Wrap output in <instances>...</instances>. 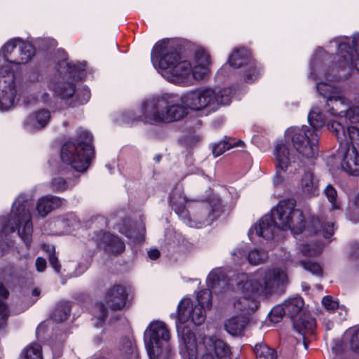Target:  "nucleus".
Returning a JSON list of instances; mask_svg holds the SVG:
<instances>
[{"instance_id":"obj_47","label":"nucleus","mask_w":359,"mask_h":359,"mask_svg":"<svg viewBox=\"0 0 359 359\" xmlns=\"http://www.w3.org/2000/svg\"><path fill=\"white\" fill-rule=\"evenodd\" d=\"M43 248L48 253L49 262L52 267L55 270V271L59 272L60 265L58 262L57 257L54 253V247L50 245H43Z\"/></svg>"},{"instance_id":"obj_60","label":"nucleus","mask_w":359,"mask_h":359,"mask_svg":"<svg viewBox=\"0 0 359 359\" xmlns=\"http://www.w3.org/2000/svg\"><path fill=\"white\" fill-rule=\"evenodd\" d=\"M226 67H227V65H224V66L222 67V69H221V70L222 71L223 69H225V68H226Z\"/></svg>"},{"instance_id":"obj_32","label":"nucleus","mask_w":359,"mask_h":359,"mask_svg":"<svg viewBox=\"0 0 359 359\" xmlns=\"http://www.w3.org/2000/svg\"><path fill=\"white\" fill-rule=\"evenodd\" d=\"M244 142L241 140L236 141L235 140L228 138L224 141H220L218 143L212 145V151L215 157H217L222 154L226 151L234 147H243Z\"/></svg>"},{"instance_id":"obj_12","label":"nucleus","mask_w":359,"mask_h":359,"mask_svg":"<svg viewBox=\"0 0 359 359\" xmlns=\"http://www.w3.org/2000/svg\"><path fill=\"white\" fill-rule=\"evenodd\" d=\"M170 339V331L165 323L159 320L150 323L144 333V343L149 359L175 357Z\"/></svg>"},{"instance_id":"obj_37","label":"nucleus","mask_w":359,"mask_h":359,"mask_svg":"<svg viewBox=\"0 0 359 359\" xmlns=\"http://www.w3.org/2000/svg\"><path fill=\"white\" fill-rule=\"evenodd\" d=\"M92 314L96 327H99L104 322L107 316V309L102 302L96 303L93 309Z\"/></svg>"},{"instance_id":"obj_14","label":"nucleus","mask_w":359,"mask_h":359,"mask_svg":"<svg viewBox=\"0 0 359 359\" xmlns=\"http://www.w3.org/2000/svg\"><path fill=\"white\" fill-rule=\"evenodd\" d=\"M222 208L220 198L213 195L205 202L195 203L183 222L193 228H201L210 225L219 216Z\"/></svg>"},{"instance_id":"obj_31","label":"nucleus","mask_w":359,"mask_h":359,"mask_svg":"<svg viewBox=\"0 0 359 359\" xmlns=\"http://www.w3.org/2000/svg\"><path fill=\"white\" fill-rule=\"evenodd\" d=\"M304 305V301L299 296L288 298L283 302L285 315L291 318H294L303 311Z\"/></svg>"},{"instance_id":"obj_44","label":"nucleus","mask_w":359,"mask_h":359,"mask_svg":"<svg viewBox=\"0 0 359 359\" xmlns=\"http://www.w3.org/2000/svg\"><path fill=\"white\" fill-rule=\"evenodd\" d=\"M8 295L9 292L7 288L2 283H0V319H4L8 315L7 306L4 301Z\"/></svg>"},{"instance_id":"obj_25","label":"nucleus","mask_w":359,"mask_h":359,"mask_svg":"<svg viewBox=\"0 0 359 359\" xmlns=\"http://www.w3.org/2000/svg\"><path fill=\"white\" fill-rule=\"evenodd\" d=\"M228 63L233 68H245L248 65L252 67H257L256 62L251 57V53L245 48L233 50L229 57Z\"/></svg>"},{"instance_id":"obj_29","label":"nucleus","mask_w":359,"mask_h":359,"mask_svg":"<svg viewBox=\"0 0 359 359\" xmlns=\"http://www.w3.org/2000/svg\"><path fill=\"white\" fill-rule=\"evenodd\" d=\"M79 182V175L65 179L62 176H55L49 182V187L53 191L64 192L72 189Z\"/></svg>"},{"instance_id":"obj_26","label":"nucleus","mask_w":359,"mask_h":359,"mask_svg":"<svg viewBox=\"0 0 359 359\" xmlns=\"http://www.w3.org/2000/svg\"><path fill=\"white\" fill-rule=\"evenodd\" d=\"M118 359H140V355L135 340L132 338H123L118 348Z\"/></svg>"},{"instance_id":"obj_52","label":"nucleus","mask_w":359,"mask_h":359,"mask_svg":"<svg viewBox=\"0 0 359 359\" xmlns=\"http://www.w3.org/2000/svg\"><path fill=\"white\" fill-rule=\"evenodd\" d=\"M148 256L151 259L155 260L159 257L160 252L157 249H151L148 251Z\"/></svg>"},{"instance_id":"obj_41","label":"nucleus","mask_w":359,"mask_h":359,"mask_svg":"<svg viewBox=\"0 0 359 359\" xmlns=\"http://www.w3.org/2000/svg\"><path fill=\"white\" fill-rule=\"evenodd\" d=\"M256 68L250 67L248 65L245 67L244 79L247 83H252L257 79L262 74V69L261 65L256 62Z\"/></svg>"},{"instance_id":"obj_48","label":"nucleus","mask_w":359,"mask_h":359,"mask_svg":"<svg viewBox=\"0 0 359 359\" xmlns=\"http://www.w3.org/2000/svg\"><path fill=\"white\" fill-rule=\"evenodd\" d=\"M325 194L329 201L331 203L332 208H339V205L337 202V191L331 185L329 184L326 187Z\"/></svg>"},{"instance_id":"obj_42","label":"nucleus","mask_w":359,"mask_h":359,"mask_svg":"<svg viewBox=\"0 0 359 359\" xmlns=\"http://www.w3.org/2000/svg\"><path fill=\"white\" fill-rule=\"evenodd\" d=\"M257 359H276L274 350L271 349L265 344H259L255 346Z\"/></svg>"},{"instance_id":"obj_50","label":"nucleus","mask_w":359,"mask_h":359,"mask_svg":"<svg viewBox=\"0 0 359 359\" xmlns=\"http://www.w3.org/2000/svg\"><path fill=\"white\" fill-rule=\"evenodd\" d=\"M322 304L328 311H333L339 306L338 302L334 301L330 296L324 297L322 299Z\"/></svg>"},{"instance_id":"obj_23","label":"nucleus","mask_w":359,"mask_h":359,"mask_svg":"<svg viewBox=\"0 0 359 359\" xmlns=\"http://www.w3.org/2000/svg\"><path fill=\"white\" fill-rule=\"evenodd\" d=\"M207 285L215 292H227L233 290V280H228L221 268L212 269L207 277ZM235 282V280H234Z\"/></svg>"},{"instance_id":"obj_13","label":"nucleus","mask_w":359,"mask_h":359,"mask_svg":"<svg viewBox=\"0 0 359 359\" xmlns=\"http://www.w3.org/2000/svg\"><path fill=\"white\" fill-rule=\"evenodd\" d=\"M296 201L294 199H286L280 201L271 210L273 219L280 231H290L293 234L302 232L305 227V221L301 210L295 208Z\"/></svg>"},{"instance_id":"obj_11","label":"nucleus","mask_w":359,"mask_h":359,"mask_svg":"<svg viewBox=\"0 0 359 359\" xmlns=\"http://www.w3.org/2000/svg\"><path fill=\"white\" fill-rule=\"evenodd\" d=\"M93 136L87 130L79 133L76 141L65 142L60 151L62 161L78 172H85L89 167L93 155L91 145Z\"/></svg>"},{"instance_id":"obj_24","label":"nucleus","mask_w":359,"mask_h":359,"mask_svg":"<svg viewBox=\"0 0 359 359\" xmlns=\"http://www.w3.org/2000/svg\"><path fill=\"white\" fill-rule=\"evenodd\" d=\"M50 118L49 110L41 109L33 111L24 120L25 128L29 132H37L43 129Z\"/></svg>"},{"instance_id":"obj_43","label":"nucleus","mask_w":359,"mask_h":359,"mask_svg":"<svg viewBox=\"0 0 359 359\" xmlns=\"http://www.w3.org/2000/svg\"><path fill=\"white\" fill-rule=\"evenodd\" d=\"M42 75L38 69H30L24 76V82L27 86L35 85L42 81Z\"/></svg>"},{"instance_id":"obj_17","label":"nucleus","mask_w":359,"mask_h":359,"mask_svg":"<svg viewBox=\"0 0 359 359\" xmlns=\"http://www.w3.org/2000/svg\"><path fill=\"white\" fill-rule=\"evenodd\" d=\"M344 40L338 45L336 62L339 67H347L348 69L355 67L359 72V32L353 37L352 49L345 41L346 39Z\"/></svg>"},{"instance_id":"obj_36","label":"nucleus","mask_w":359,"mask_h":359,"mask_svg":"<svg viewBox=\"0 0 359 359\" xmlns=\"http://www.w3.org/2000/svg\"><path fill=\"white\" fill-rule=\"evenodd\" d=\"M58 225L62 226L65 232L67 233H72L74 230L80 226L79 222L74 214H68L65 215L61 220L57 221Z\"/></svg>"},{"instance_id":"obj_58","label":"nucleus","mask_w":359,"mask_h":359,"mask_svg":"<svg viewBox=\"0 0 359 359\" xmlns=\"http://www.w3.org/2000/svg\"><path fill=\"white\" fill-rule=\"evenodd\" d=\"M348 218L353 222H357L359 220V215H357L355 218H352L351 216H348Z\"/></svg>"},{"instance_id":"obj_34","label":"nucleus","mask_w":359,"mask_h":359,"mask_svg":"<svg viewBox=\"0 0 359 359\" xmlns=\"http://www.w3.org/2000/svg\"><path fill=\"white\" fill-rule=\"evenodd\" d=\"M344 341L351 350L359 352V327L348 329L344 333Z\"/></svg>"},{"instance_id":"obj_27","label":"nucleus","mask_w":359,"mask_h":359,"mask_svg":"<svg viewBox=\"0 0 359 359\" xmlns=\"http://www.w3.org/2000/svg\"><path fill=\"white\" fill-rule=\"evenodd\" d=\"M249 322L246 316H233L224 323L226 331L232 336L241 335Z\"/></svg>"},{"instance_id":"obj_22","label":"nucleus","mask_w":359,"mask_h":359,"mask_svg":"<svg viewBox=\"0 0 359 359\" xmlns=\"http://www.w3.org/2000/svg\"><path fill=\"white\" fill-rule=\"evenodd\" d=\"M194 203L187 198L180 188L175 189L170 194V205L182 221L189 214Z\"/></svg>"},{"instance_id":"obj_7","label":"nucleus","mask_w":359,"mask_h":359,"mask_svg":"<svg viewBox=\"0 0 359 359\" xmlns=\"http://www.w3.org/2000/svg\"><path fill=\"white\" fill-rule=\"evenodd\" d=\"M189 110L181 101L170 104L167 95L153 97L142 101L139 118L150 124L167 123L183 118Z\"/></svg>"},{"instance_id":"obj_6","label":"nucleus","mask_w":359,"mask_h":359,"mask_svg":"<svg viewBox=\"0 0 359 359\" xmlns=\"http://www.w3.org/2000/svg\"><path fill=\"white\" fill-rule=\"evenodd\" d=\"M308 121L311 128L304 126L302 128L292 127L285 131V137L290 140L297 153L303 158L311 159L318 155V130L325 123V118L318 106L311 109Z\"/></svg>"},{"instance_id":"obj_19","label":"nucleus","mask_w":359,"mask_h":359,"mask_svg":"<svg viewBox=\"0 0 359 359\" xmlns=\"http://www.w3.org/2000/svg\"><path fill=\"white\" fill-rule=\"evenodd\" d=\"M280 231L271 213L264 215L253 226L250 228L248 235L250 240L254 235L266 240L272 239Z\"/></svg>"},{"instance_id":"obj_49","label":"nucleus","mask_w":359,"mask_h":359,"mask_svg":"<svg viewBox=\"0 0 359 359\" xmlns=\"http://www.w3.org/2000/svg\"><path fill=\"white\" fill-rule=\"evenodd\" d=\"M285 315V309L283 308V303L280 305L274 306L270 312L271 320L276 323Z\"/></svg>"},{"instance_id":"obj_30","label":"nucleus","mask_w":359,"mask_h":359,"mask_svg":"<svg viewBox=\"0 0 359 359\" xmlns=\"http://www.w3.org/2000/svg\"><path fill=\"white\" fill-rule=\"evenodd\" d=\"M18 94V93H17ZM24 105L28 106L31 104H34L37 102H41L45 104H48L51 101V96L46 91H39L37 93L34 94H23L22 96L17 95V100L15 104L20 100Z\"/></svg>"},{"instance_id":"obj_61","label":"nucleus","mask_w":359,"mask_h":359,"mask_svg":"<svg viewBox=\"0 0 359 359\" xmlns=\"http://www.w3.org/2000/svg\"><path fill=\"white\" fill-rule=\"evenodd\" d=\"M86 267H85V269H84L83 271H81V272H79V273H78V275H79V274H81V273H83V271L86 270Z\"/></svg>"},{"instance_id":"obj_16","label":"nucleus","mask_w":359,"mask_h":359,"mask_svg":"<svg viewBox=\"0 0 359 359\" xmlns=\"http://www.w3.org/2000/svg\"><path fill=\"white\" fill-rule=\"evenodd\" d=\"M273 155L276 157V170L273 183L277 185L292 178L296 172V166L295 161H292L288 147L283 141L276 143Z\"/></svg>"},{"instance_id":"obj_56","label":"nucleus","mask_w":359,"mask_h":359,"mask_svg":"<svg viewBox=\"0 0 359 359\" xmlns=\"http://www.w3.org/2000/svg\"><path fill=\"white\" fill-rule=\"evenodd\" d=\"M90 359H107L105 356L98 354L92 356Z\"/></svg>"},{"instance_id":"obj_39","label":"nucleus","mask_w":359,"mask_h":359,"mask_svg":"<svg viewBox=\"0 0 359 359\" xmlns=\"http://www.w3.org/2000/svg\"><path fill=\"white\" fill-rule=\"evenodd\" d=\"M313 225H315L316 228L317 226L320 227L318 231L322 233L323 237L325 238L331 237L334 233V224L332 221H325V219L322 221H313Z\"/></svg>"},{"instance_id":"obj_15","label":"nucleus","mask_w":359,"mask_h":359,"mask_svg":"<svg viewBox=\"0 0 359 359\" xmlns=\"http://www.w3.org/2000/svg\"><path fill=\"white\" fill-rule=\"evenodd\" d=\"M206 312L202 306H198L190 298L184 297L179 303L177 306V329L180 336L182 339L183 331L186 333L188 328L182 327V324L191 322L194 325H201L205 320Z\"/></svg>"},{"instance_id":"obj_21","label":"nucleus","mask_w":359,"mask_h":359,"mask_svg":"<svg viewBox=\"0 0 359 359\" xmlns=\"http://www.w3.org/2000/svg\"><path fill=\"white\" fill-rule=\"evenodd\" d=\"M93 239L98 247L103 248L109 253L118 254L125 249L124 243L118 236L102 231L96 233Z\"/></svg>"},{"instance_id":"obj_54","label":"nucleus","mask_w":359,"mask_h":359,"mask_svg":"<svg viewBox=\"0 0 359 359\" xmlns=\"http://www.w3.org/2000/svg\"><path fill=\"white\" fill-rule=\"evenodd\" d=\"M232 255L234 257L236 256L239 259L244 256V252L240 249H236L232 252ZM236 261L238 262V259Z\"/></svg>"},{"instance_id":"obj_45","label":"nucleus","mask_w":359,"mask_h":359,"mask_svg":"<svg viewBox=\"0 0 359 359\" xmlns=\"http://www.w3.org/2000/svg\"><path fill=\"white\" fill-rule=\"evenodd\" d=\"M266 259V253L263 250L255 249L251 250L248 255L249 262L252 265H257Z\"/></svg>"},{"instance_id":"obj_8","label":"nucleus","mask_w":359,"mask_h":359,"mask_svg":"<svg viewBox=\"0 0 359 359\" xmlns=\"http://www.w3.org/2000/svg\"><path fill=\"white\" fill-rule=\"evenodd\" d=\"M85 65H76L67 60L58 63L57 72L59 76H55L49 79L47 86L55 95L63 100H67L74 94L79 104H86L90 99V93L88 88L83 87L75 90L72 83L62 82L68 78L80 77V73L84 70Z\"/></svg>"},{"instance_id":"obj_35","label":"nucleus","mask_w":359,"mask_h":359,"mask_svg":"<svg viewBox=\"0 0 359 359\" xmlns=\"http://www.w3.org/2000/svg\"><path fill=\"white\" fill-rule=\"evenodd\" d=\"M19 359H43L41 346L38 343L29 344L21 352Z\"/></svg>"},{"instance_id":"obj_28","label":"nucleus","mask_w":359,"mask_h":359,"mask_svg":"<svg viewBox=\"0 0 359 359\" xmlns=\"http://www.w3.org/2000/svg\"><path fill=\"white\" fill-rule=\"evenodd\" d=\"M302 191L308 197H314L319 193L318 181L314 179L311 171L303 174L299 184Z\"/></svg>"},{"instance_id":"obj_33","label":"nucleus","mask_w":359,"mask_h":359,"mask_svg":"<svg viewBox=\"0 0 359 359\" xmlns=\"http://www.w3.org/2000/svg\"><path fill=\"white\" fill-rule=\"evenodd\" d=\"M316 326V320L309 316H304L294 322V329L303 336L312 332Z\"/></svg>"},{"instance_id":"obj_57","label":"nucleus","mask_w":359,"mask_h":359,"mask_svg":"<svg viewBox=\"0 0 359 359\" xmlns=\"http://www.w3.org/2000/svg\"><path fill=\"white\" fill-rule=\"evenodd\" d=\"M32 293L34 297L37 298L40 294V291L38 289H34Z\"/></svg>"},{"instance_id":"obj_5","label":"nucleus","mask_w":359,"mask_h":359,"mask_svg":"<svg viewBox=\"0 0 359 359\" xmlns=\"http://www.w3.org/2000/svg\"><path fill=\"white\" fill-rule=\"evenodd\" d=\"M287 275L279 268L259 269L255 272L237 275L235 283L243 296L233 302V311L241 316L253 313L258 308V296L267 297L285 284Z\"/></svg>"},{"instance_id":"obj_53","label":"nucleus","mask_w":359,"mask_h":359,"mask_svg":"<svg viewBox=\"0 0 359 359\" xmlns=\"http://www.w3.org/2000/svg\"><path fill=\"white\" fill-rule=\"evenodd\" d=\"M350 257L352 258H356L359 255V247L358 245H354L351 247L349 251Z\"/></svg>"},{"instance_id":"obj_40","label":"nucleus","mask_w":359,"mask_h":359,"mask_svg":"<svg viewBox=\"0 0 359 359\" xmlns=\"http://www.w3.org/2000/svg\"><path fill=\"white\" fill-rule=\"evenodd\" d=\"M210 289L203 290L199 292L197 295V299L195 301L198 306H202L205 311L212 306V292Z\"/></svg>"},{"instance_id":"obj_10","label":"nucleus","mask_w":359,"mask_h":359,"mask_svg":"<svg viewBox=\"0 0 359 359\" xmlns=\"http://www.w3.org/2000/svg\"><path fill=\"white\" fill-rule=\"evenodd\" d=\"M214 352L219 359H230L229 346L221 339L209 337L203 339V344L198 345L193 332L183 331L180 354L183 359H215Z\"/></svg>"},{"instance_id":"obj_1","label":"nucleus","mask_w":359,"mask_h":359,"mask_svg":"<svg viewBox=\"0 0 359 359\" xmlns=\"http://www.w3.org/2000/svg\"><path fill=\"white\" fill-rule=\"evenodd\" d=\"M329 55L322 48L316 52L311 62L310 76L317 80L316 89L326 99L327 128L340 144L341 167L347 173L359 175V95L355 104L335 85L337 76L330 72L325 62Z\"/></svg>"},{"instance_id":"obj_2","label":"nucleus","mask_w":359,"mask_h":359,"mask_svg":"<svg viewBox=\"0 0 359 359\" xmlns=\"http://www.w3.org/2000/svg\"><path fill=\"white\" fill-rule=\"evenodd\" d=\"M151 60L154 68L168 81L177 84H189L191 78L207 79L210 74L211 60L203 48L197 49L192 62L182 60L174 48L172 41L165 39L154 46Z\"/></svg>"},{"instance_id":"obj_9","label":"nucleus","mask_w":359,"mask_h":359,"mask_svg":"<svg viewBox=\"0 0 359 359\" xmlns=\"http://www.w3.org/2000/svg\"><path fill=\"white\" fill-rule=\"evenodd\" d=\"M232 95L231 88L218 89L211 86H201L183 94L180 100L191 111L212 112L216 111L219 106L229 104Z\"/></svg>"},{"instance_id":"obj_55","label":"nucleus","mask_w":359,"mask_h":359,"mask_svg":"<svg viewBox=\"0 0 359 359\" xmlns=\"http://www.w3.org/2000/svg\"><path fill=\"white\" fill-rule=\"evenodd\" d=\"M45 328V325L43 324H41L39 325V327L36 328V334L39 336L41 333L43 332Z\"/></svg>"},{"instance_id":"obj_4","label":"nucleus","mask_w":359,"mask_h":359,"mask_svg":"<svg viewBox=\"0 0 359 359\" xmlns=\"http://www.w3.org/2000/svg\"><path fill=\"white\" fill-rule=\"evenodd\" d=\"M35 49L28 42L14 38L0 48V110H9L17 100L20 66L29 62Z\"/></svg>"},{"instance_id":"obj_38","label":"nucleus","mask_w":359,"mask_h":359,"mask_svg":"<svg viewBox=\"0 0 359 359\" xmlns=\"http://www.w3.org/2000/svg\"><path fill=\"white\" fill-rule=\"evenodd\" d=\"M119 231L128 238L133 239L135 243H141L144 240L145 228L143 226H140L138 230L120 228Z\"/></svg>"},{"instance_id":"obj_46","label":"nucleus","mask_w":359,"mask_h":359,"mask_svg":"<svg viewBox=\"0 0 359 359\" xmlns=\"http://www.w3.org/2000/svg\"><path fill=\"white\" fill-rule=\"evenodd\" d=\"M69 308L67 305H62L57 307L53 313L52 318L54 320L62 322L66 320L69 315Z\"/></svg>"},{"instance_id":"obj_18","label":"nucleus","mask_w":359,"mask_h":359,"mask_svg":"<svg viewBox=\"0 0 359 359\" xmlns=\"http://www.w3.org/2000/svg\"><path fill=\"white\" fill-rule=\"evenodd\" d=\"M323 245L322 244H315L313 246H311V244L306 243L305 245H302L299 247L298 256L299 257L296 259H294L291 257L290 254L288 252L284 255L283 260L286 263H297L299 262L302 267L311 272L313 275L320 276L323 273V269L321 266L316 262H306L304 259L300 258V255L305 257H313L317 256L322 251Z\"/></svg>"},{"instance_id":"obj_59","label":"nucleus","mask_w":359,"mask_h":359,"mask_svg":"<svg viewBox=\"0 0 359 359\" xmlns=\"http://www.w3.org/2000/svg\"><path fill=\"white\" fill-rule=\"evenodd\" d=\"M333 326V323L332 322L328 323L327 324H325V327L327 330H330Z\"/></svg>"},{"instance_id":"obj_3","label":"nucleus","mask_w":359,"mask_h":359,"mask_svg":"<svg viewBox=\"0 0 359 359\" xmlns=\"http://www.w3.org/2000/svg\"><path fill=\"white\" fill-rule=\"evenodd\" d=\"M64 202V198L57 196H43L36 200L35 210L32 213L33 208L27 196L19 195L13 203L10 215L0 216V255L8 248L6 240L9 233L17 231L25 245L29 248L32 241V217L45 218L52 211L60 208Z\"/></svg>"},{"instance_id":"obj_51","label":"nucleus","mask_w":359,"mask_h":359,"mask_svg":"<svg viewBox=\"0 0 359 359\" xmlns=\"http://www.w3.org/2000/svg\"><path fill=\"white\" fill-rule=\"evenodd\" d=\"M36 270L39 272H43L46 267V262L42 257H38L36 260Z\"/></svg>"},{"instance_id":"obj_20","label":"nucleus","mask_w":359,"mask_h":359,"mask_svg":"<svg viewBox=\"0 0 359 359\" xmlns=\"http://www.w3.org/2000/svg\"><path fill=\"white\" fill-rule=\"evenodd\" d=\"M128 297L127 287L116 285L107 291L105 295V302L111 310L118 311L126 307Z\"/></svg>"}]
</instances>
